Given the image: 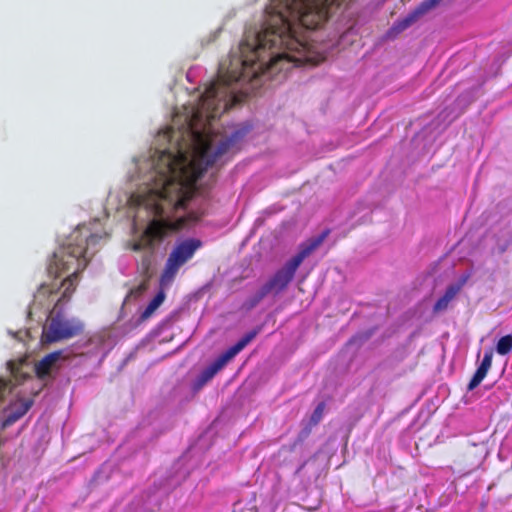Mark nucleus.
<instances>
[{"label": "nucleus", "instance_id": "423d86ee", "mask_svg": "<svg viewBox=\"0 0 512 512\" xmlns=\"http://www.w3.org/2000/svg\"><path fill=\"white\" fill-rule=\"evenodd\" d=\"M442 0H425L413 12L408 14L405 18L396 21L392 27L387 31L388 37H396L401 32L410 27L421 15L425 14Z\"/></svg>", "mask_w": 512, "mask_h": 512}, {"label": "nucleus", "instance_id": "6ab92c4d", "mask_svg": "<svg viewBox=\"0 0 512 512\" xmlns=\"http://www.w3.org/2000/svg\"><path fill=\"white\" fill-rule=\"evenodd\" d=\"M310 30H313L314 28H309Z\"/></svg>", "mask_w": 512, "mask_h": 512}, {"label": "nucleus", "instance_id": "2eb2a0df", "mask_svg": "<svg viewBox=\"0 0 512 512\" xmlns=\"http://www.w3.org/2000/svg\"><path fill=\"white\" fill-rule=\"evenodd\" d=\"M52 294H54V287L52 285L42 284L39 287L35 297H37V298L46 297V296L49 297Z\"/></svg>", "mask_w": 512, "mask_h": 512}, {"label": "nucleus", "instance_id": "a211bd4d", "mask_svg": "<svg viewBox=\"0 0 512 512\" xmlns=\"http://www.w3.org/2000/svg\"><path fill=\"white\" fill-rule=\"evenodd\" d=\"M305 463L300 465L299 469L297 470V473L304 467Z\"/></svg>", "mask_w": 512, "mask_h": 512}, {"label": "nucleus", "instance_id": "f3484780", "mask_svg": "<svg viewBox=\"0 0 512 512\" xmlns=\"http://www.w3.org/2000/svg\"><path fill=\"white\" fill-rule=\"evenodd\" d=\"M492 357H493L492 351L485 352L480 366L489 370L492 365Z\"/></svg>", "mask_w": 512, "mask_h": 512}, {"label": "nucleus", "instance_id": "f03ea898", "mask_svg": "<svg viewBox=\"0 0 512 512\" xmlns=\"http://www.w3.org/2000/svg\"><path fill=\"white\" fill-rule=\"evenodd\" d=\"M329 231L325 230L317 237L310 238L301 243L298 252L278 269L252 296L242 305L246 311L255 308L267 295L283 292L294 279L297 269L302 262L312 254L326 239Z\"/></svg>", "mask_w": 512, "mask_h": 512}, {"label": "nucleus", "instance_id": "f257e3e1", "mask_svg": "<svg viewBox=\"0 0 512 512\" xmlns=\"http://www.w3.org/2000/svg\"><path fill=\"white\" fill-rule=\"evenodd\" d=\"M100 239L101 236L97 234H88L79 229L70 235L67 244L54 252L48 266L49 274L57 278L71 271V274L61 283L63 293L58 302L68 299L74 292L78 274L86 268L90 259L87 257L88 249L96 245Z\"/></svg>", "mask_w": 512, "mask_h": 512}, {"label": "nucleus", "instance_id": "1a4fd4ad", "mask_svg": "<svg viewBox=\"0 0 512 512\" xmlns=\"http://www.w3.org/2000/svg\"><path fill=\"white\" fill-rule=\"evenodd\" d=\"M33 404L32 400H24L20 401L19 403L15 404L10 411V413L6 416V418L2 422V428L5 429L12 424H14L16 421H18L20 418H22L28 410L31 408Z\"/></svg>", "mask_w": 512, "mask_h": 512}, {"label": "nucleus", "instance_id": "ddd939ff", "mask_svg": "<svg viewBox=\"0 0 512 512\" xmlns=\"http://www.w3.org/2000/svg\"><path fill=\"white\" fill-rule=\"evenodd\" d=\"M496 351L499 355H507L512 351V335L501 337L496 344Z\"/></svg>", "mask_w": 512, "mask_h": 512}, {"label": "nucleus", "instance_id": "7ed1b4c3", "mask_svg": "<svg viewBox=\"0 0 512 512\" xmlns=\"http://www.w3.org/2000/svg\"><path fill=\"white\" fill-rule=\"evenodd\" d=\"M201 247L202 241L196 238H189L178 243L169 254L161 275V282L172 281L180 267L189 261Z\"/></svg>", "mask_w": 512, "mask_h": 512}, {"label": "nucleus", "instance_id": "39448f33", "mask_svg": "<svg viewBox=\"0 0 512 512\" xmlns=\"http://www.w3.org/2000/svg\"><path fill=\"white\" fill-rule=\"evenodd\" d=\"M83 331V324L80 321L65 319L61 314L51 318L49 324L44 328L42 340L45 343H53L64 339L73 338Z\"/></svg>", "mask_w": 512, "mask_h": 512}, {"label": "nucleus", "instance_id": "9d476101", "mask_svg": "<svg viewBox=\"0 0 512 512\" xmlns=\"http://www.w3.org/2000/svg\"><path fill=\"white\" fill-rule=\"evenodd\" d=\"M326 405L324 402H320L316 408L314 409L309 422L303 427V429L298 434V440H305L311 433L312 428L316 426L323 418V414L325 411Z\"/></svg>", "mask_w": 512, "mask_h": 512}, {"label": "nucleus", "instance_id": "dca6fc26", "mask_svg": "<svg viewBox=\"0 0 512 512\" xmlns=\"http://www.w3.org/2000/svg\"><path fill=\"white\" fill-rule=\"evenodd\" d=\"M469 278H470V274L469 273L463 274L458 279L457 283L450 284L449 287L452 288V289H455L456 293H459L462 290V288L464 287V285L468 282Z\"/></svg>", "mask_w": 512, "mask_h": 512}, {"label": "nucleus", "instance_id": "4468645a", "mask_svg": "<svg viewBox=\"0 0 512 512\" xmlns=\"http://www.w3.org/2000/svg\"><path fill=\"white\" fill-rule=\"evenodd\" d=\"M488 371L489 370L479 365L470 382L468 383L467 389L469 391L474 390L486 377Z\"/></svg>", "mask_w": 512, "mask_h": 512}, {"label": "nucleus", "instance_id": "f8f14e48", "mask_svg": "<svg viewBox=\"0 0 512 512\" xmlns=\"http://www.w3.org/2000/svg\"><path fill=\"white\" fill-rule=\"evenodd\" d=\"M165 299V295L163 292H159L147 305L145 310L143 311L141 317L146 319L150 317L154 311L163 303Z\"/></svg>", "mask_w": 512, "mask_h": 512}, {"label": "nucleus", "instance_id": "6e6552de", "mask_svg": "<svg viewBox=\"0 0 512 512\" xmlns=\"http://www.w3.org/2000/svg\"><path fill=\"white\" fill-rule=\"evenodd\" d=\"M61 352L55 351L44 356L35 364V373L39 379H45L51 372L55 363L60 359Z\"/></svg>", "mask_w": 512, "mask_h": 512}, {"label": "nucleus", "instance_id": "20e7f679", "mask_svg": "<svg viewBox=\"0 0 512 512\" xmlns=\"http://www.w3.org/2000/svg\"><path fill=\"white\" fill-rule=\"evenodd\" d=\"M259 328L246 333L236 344L228 348L213 363L205 368L199 375L197 382L199 386L210 381L230 360L240 353L259 333Z\"/></svg>", "mask_w": 512, "mask_h": 512}, {"label": "nucleus", "instance_id": "9b49d317", "mask_svg": "<svg viewBox=\"0 0 512 512\" xmlns=\"http://www.w3.org/2000/svg\"><path fill=\"white\" fill-rule=\"evenodd\" d=\"M458 293H456L455 289L450 288L449 286L446 288L443 296H441L433 306L434 313H440L445 311L450 302L456 297Z\"/></svg>", "mask_w": 512, "mask_h": 512}, {"label": "nucleus", "instance_id": "0eeeda50", "mask_svg": "<svg viewBox=\"0 0 512 512\" xmlns=\"http://www.w3.org/2000/svg\"><path fill=\"white\" fill-rule=\"evenodd\" d=\"M7 365L13 379L8 381L0 379V403L6 394L12 392L13 387L21 384L28 377V374L22 371V362L9 361Z\"/></svg>", "mask_w": 512, "mask_h": 512}]
</instances>
